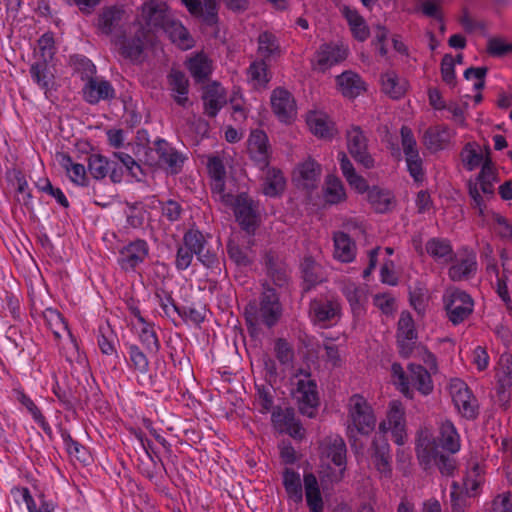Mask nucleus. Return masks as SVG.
Instances as JSON below:
<instances>
[{"label":"nucleus","mask_w":512,"mask_h":512,"mask_svg":"<svg viewBox=\"0 0 512 512\" xmlns=\"http://www.w3.org/2000/svg\"><path fill=\"white\" fill-rule=\"evenodd\" d=\"M335 80L341 94L349 99L358 97L366 90L365 82L360 75L350 70L344 71Z\"/></svg>","instance_id":"28"},{"label":"nucleus","mask_w":512,"mask_h":512,"mask_svg":"<svg viewBox=\"0 0 512 512\" xmlns=\"http://www.w3.org/2000/svg\"><path fill=\"white\" fill-rule=\"evenodd\" d=\"M248 153L253 163L262 171L268 168L272 155L267 134L263 130H253L248 138Z\"/></svg>","instance_id":"14"},{"label":"nucleus","mask_w":512,"mask_h":512,"mask_svg":"<svg viewBox=\"0 0 512 512\" xmlns=\"http://www.w3.org/2000/svg\"><path fill=\"white\" fill-rule=\"evenodd\" d=\"M367 193L368 201L377 213H386L391 209L393 195L389 190L373 186Z\"/></svg>","instance_id":"48"},{"label":"nucleus","mask_w":512,"mask_h":512,"mask_svg":"<svg viewBox=\"0 0 512 512\" xmlns=\"http://www.w3.org/2000/svg\"><path fill=\"white\" fill-rule=\"evenodd\" d=\"M485 161L482 164L481 171L477 176V182L480 184V189L484 194L493 195L494 187L493 181L495 180V173L492 164V160L490 158V148L489 146H485Z\"/></svg>","instance_id":"47"},{"label":"nucleus","mask_w":512,"mask_h":512,"mask_svg":"<svg viewBox=\"0 0 512 512\" xmlns=\"http://www.w3.org/2000/svg\"><path fill=\"white\" fill-rule=\"evenodd\" d=\"M322 453L333 464L341 468L340 475L343 477L347 463V448L343 438L339 435L326 437L322 443Z\"/></svg>","instance_id":"19"},{"label":"nucleus","mask_w":512,"mask_h":512,"mask_svg":"<svg viewBox=\"0 0 512 512\" xmlns=\"http://www.w3.org/2000/svg\"><path fill=\"white\" fill-rule=\"evenodd\" d=\"M451 131L445 125L429 127L423 135V144L430 152L443 150L451 139Z\"/></svg>","instance_id":"30"},{"label":"nucleus","mask_w":512,"mask_h":512,"mask_svg":"<svg viewBox=\"0 0 512 512\" xmlns=\"http://www.w3.org/2000/svg\"><path fill=\"white\" fill-rule=\"evenodd\" d=\"M347 148L353 159L364 166L371 169L375 165V161L368 152V139L360 126L352 125L346 132Z\"/></svg>","instance_id":"10"},{"label":"nucleus","mask_w":512,"mask_h":512,"mask_svg":"<svg viewBox=\"0 0 512 512\" xmlns=\"http://www.w3.org/2000/svg\"><path fill=\"white\" fill-rule=\"evenodd\" d=\"M283 486L288 497L295 503H299L303 499V489L298 472L293 469L286 468L283 472Z\"/></svg>","instance_id":"49"},{"label":"nucleus","mask_w":512,"mask_h":512,"mask_svg":"<svg viewBox=\"0 0 512 512\" xmlns=\"http://www.w3.org/2000/svg\"><path fill=\"white\" fill-rule=\"evenodd\" d=\"M142 15L148 26L163 31L172 19L167 4L158 0L144 2Z\"/></svg>","instance_id":"18"},{"label":"nucleus","mask_w":512,"mask_h":512,"mask_svg":"<svg viewBox=\"0 0 512 512\" xmlns=\"http://www.w3.org/2000/svg\"><path fill=\"white\" fill-rule=\"evenodd\" d=\"M197 230L190 229L183 235V245L177 249L175 266L178 270H186L196 255V247H199Z\"/></svg>","instance_id":"23"},{"label":"nucleus","mask_w":512,"mask_h":512,"mask_svg":"<svg viewBox=\"0 0 512 512\" xmlns=\"http://www.w3.org/2000/svg\"><path fill=\"white\" fill-rule=\"evenodd\" d=\"M127 353L130 368L140 374H147L149 371V360L146 354L135 344L127 345Z\"/></svg>","instance_id":"53"},{"label":"nucleus","mask_w":512,"mask_h":512,"mask_svg":"<svg viewBox=\"0 0 512 512\" xmlns=\"http://www.w3.org/2000/svg\"><path fill=\"white\" fill-rule=\"evenodd\" d=\"M477 272V261L474 252H467L466 257L456 261L448 270L449 278L454 281L468 280Z\"/></svg>","instance_id":"32"},{"label":"nucleus","mask_w":512,"mask_h":512,"mask_svg":"<svg viewBox=\"0 0 512 512\" xmlns=\"http://www.w3.org/2000/svg\"><path fill=\"white\" fill-rule=\"evenodd\" d=\"M298 171L304 185L314 187L321 175V166L315 160L309 158L298 166Z\"/></svg>","instance_id":"54"},{"label":"nucleus","mask_w":512,"mask_h":512,"mask_svg":"<svg viewBox=\"0 0 512 512\" xmlns=\"http://www.w3.org/2000/svg\"><path fill=\"white\" fill-rule=\"evenodd\" d=\"M418 339L417 331L415 329L414 320L411 314L403 311L400 315L397 327V345L399 354L403 358H409L414 349ZM419 349V347H417Z\"/></svg>","instance_id":"13"},{"label":"nucleus","mask_w":512,"mask_h":512,"mask_svg":"<svg viewBox=\"0 0 512 512\" xmlns=\"http://www.w3.org/2000/svg\"><path fill=\"white\" fill-rule=\"evenodd\" d=\"M303 482L310 512H323L324 503L316 476L311 472L305 473Z\"/></svg>","instance_id":"36"},{"label":"nucleus","mask_w":512,"mask_h":512,"mask_svg":"<svg viewBox=\"0 0 512 512\" xmlns=\"http://www.w3.org/2000/svg\"><path fill=\"white\" fill-rule=\"evenodd\" d=\"M169 89L173 92L174 101L181 107H186L189 103V80L183 71L171 69L167 75Z\"/></svg>","instance_id":"25"},{"label":"nucleus","mask_w":512,"mask_h":512,"mask_svg":"<svg viewBox=\"0 0 512 512\" xmlns=\"http://www.w3.org/2000/svg\"><path fill=\"white\" fill-rule=\"evenodd\" d=\"M371 449L373 450L372 459L376 469L384 474L391 473L390 446L385 433L379 431V433L375 435Z\"/></svg>","instance_id":"22"},{"label":"nucleus","mask_w":512,"mask_h":512,"mask_svg":"<svg viewBox=\"0 0 512 512\" xmlns=\"http://www.w3.org/2000/svg\"><path fill=\"white\" fill-rule=\"evenodd\" d=\"M32 80L44 90L46 97L55 87V76L46 60L34 62L29 69Z\"/></svg>","instance_id":"29"},{"label":"nucleus","mask_w":512,"mask_h":512,"mask_svg":"<svg viewBox=\"0 0 512 512\" xmlns=\"http://www.w3.org/2000/svg\"><path fill=\"white\" fill-rule=\"evenodd\" d=\"M487 53L492 57H503L512 53V43H507L501 37H491L487 42Z\"/></svg>","instance_id":"62"},{"label":"nucleus","mask_w":512,"mask_h":512,"mask_svg":"<svg viewBox=\"0 0 512 512\" xmlns=\"http://www.w3.org/2000/svg\"><path fill=\"white\" fill-rule=\"evenodd\" d=\"M61 437L66 445L68 454L75 457L79 461H84L85 447L78 441L74 440L66 430H61Z\"/></svg>","instance_id":"63"},{"label":"nucleus","mask_w":512,"mask_h":512,"mask_svg":"<svg viewBox=\"0 0 512 512\" xmlns=\"http://www.w3.org/2000/svg\"><path fill=\"white\" fill-rule=\"evenodd\" d=\"M188 69L196 82L201 83L212 73L211 60L203 53H198L188 61Z\"/></svg>","instance_id":"46"},{"label":"nucleus","mask_w":512,"mask_h":512,"mask_svg":"<svg viewBox=\"0 0 512 512\" xmlns=\"http://www.w3.org/2000/svg\"><path fill=\"white\" fill-rule=\"evenodd\" d=\"M124 11L116 6L104 7L97 18V27L102 34L110 35L122 20Z\"/></svg>","instance_id":"43"},{"label":"nucleus","mask_w":512,"mask_h":512,"mask_svg":"<svg viewBox=\"0 0 512 512\" xmlns=\"http://www.w3.org/2000/svg\"><path fill=\"white\" fill-rule=\"evenodd\" d=\"M497 384L504 388H512V355L504 353L500 356L496 372Z\"/></svg>","instance_id":"55"},{"label":"nucleus","mask_w":512,"mask_h":512,"mask_svg":"<svg viewBox=\"0 0 512 512\" xmlns=\"http://www.w3.org/2000/svg\"><path fill=\"white\" fill-rule=\"evenodd\" d=\"M271 107L277 118L289 123L296 115V102L294 96L285 88H275L270 97Z\"/></svg>","instance_id":"16"},{"label":"nucleus","mask_w":512,"mask_h":512,"mask_svg":"<svg viewBox=\"0 0 512 512\" xmlns=\"http://www.w3.org/2000/svg\"><path fill=\"white\" fill-rule=\"evenodd\" d=\"M419 461L425 465L434 463L443 475H451L455 469L454 459L438 449L435 439H421L416 447Z\"/></svg>","instance_id":"5"},{"label":"nucleus","mask_w":512,"mask_h":512,"mask_svg":"<svg viewBox=\"0 0 512 512\" xmlns=\"http://www.w3.org/2000/svg\"><path fill=\"white\" fill-rule=\"evenodd\" d=\"M348 56V49L344 45L324 43L315 53L313 68L325 72L332 66L344 61Z\"/></svg>","instance_id":"15"},{"label":"nucleus","mask_w":512,"mask_h":512,"mask_svg":"<svg viewBox=\"0 0 512 512\" xmlns=\"http://www.w3.org/2000/svg\"><path fill=\"white\" fill-rule=\"evenodd\" d=\"M264 265L267 274L271 277L274 284L283 286L288 281V269L286 263L280 255L274 250H268L263 256Z\"/></svg>","instance_id":"24"},{"label":"nucleus","mask_w":512,"mask_h":512,"mask_svg":"<svg viewBox=\"0 0 512 512\" xmlns=\"http://www.w3.org/2000/svg\"><path fill=\"white\" fill-rule=\"evenodd\" d=\"M14 394L16 400L20 402L28 410L33 420L42 428L44 433L49 438H52V429L49 423L47 422L45 416L42 414L41 410L34 403V401L22 390L15 389Z\"/></svg>","instance_id":"42"},{"label":"nucleus","mask_w":512,"mask_h":512,"mask_svg":"<svg viewBox=\"0 0 512 512\" xmlns=\"http://www.w3.org/2000/svg\"><path fill=\"white\" fill-rule=\"evenodd\" d=\"M478 149L479 145L476 142H468L461 150L460 157L468 171L475 170L485 161L483 154Z\"/></svg>","instance_id":"50"},{"label":"nucleus","mask_w":512,"mask_h":512,"mask_svg":"<svg viewBox=\"0 0 512 512\" xmlns=\"http://www.w3.org/2000/svg\"><path fill=\"white\" fill-rule=\"evenodd\" d=\"M82 97L87 103L95 105L102 100L114 99L116 92L109 81L95 77L85 83L82 88Z\"/></svg>","instance_id":"17"},{"label":"nucleus","mask_w":512,"mask_h":512,"mask_svg":"<svg viewBox=\"0 0 512 512\" xmlns=\"http://www.w3.org/2000/svg\"><path fill=\"white\" fill-rule=\"evenodd\" d=\"M438 448L454 454L460 449V437L450 420L441 422L439 427V436L437 438Z\"/></svg>","instance_id":"39"},{"label":"nucleus","mask_w":512,"mask_h":512,"mask_svg":"<svg viewBox=\"0 0 512 512\" xmlns=\"http://www.w3.org/2000/svg\"><path fill=\"white\" fill-rule=\"evenodd\" d=\"M426 252L436 261L448 263L455 259V253L450 240L446 238H431L426 242Z\"/></svg>","instance_id":"37"},{"label":"nucleus","mask_w":512,"mask_h":512,"mask_svg":"<svg viewBox=\"0 0 512 512\" xmlns=\"http://www.w3.org/2000/svg\"><path fill=\"white\" fill-rule=\"evenodd\" d=\"M69 62L73 71L79 74L82 80L87 82L88 80L95 78L96 66L86 56L72 55L70 56Z\"/></svg>","instance_id":"52"},{"label":"nucleus","mask_w":512,"mask_h":512,"mask_svg":"<svg viewBox=\"0 0 512 512\" xmlns=\"http://www.w3.org/2000/svg\"><path fill=\"white\" fill-rule=\"evenodd\" d=\"M88 171L95 180L104 179L111 168V162L101 154H91L87 158Z\"/></svg>","instance_id":"51"},{"label":"nucleus","mask_w":512,"mask_h":512,"mask_svg":"<svg viewBox=\"0 0 512 512\" xmlns=\"http://www.w3.org/2000/svg\"><path fill=\"white\" fill-rule=\"evenodd\" d=\"M199 238V247H196L197 259L209 269H217L220 271V260L218 256L219 247L212 249L208 246L207 240L202 232L197 230V239Z\"/></svg>","instance_id":"41"},{"label":"nucleus","mask_w":512,"mask_h":512,"mask_svg":"<svg viewBox=\"0 0 512 512\" xmlns=\"http://www.w3.org/2000/svg\"><path fill=\"white\" fill-rule=\"evenodd\" d=\"M266 174L263 178L262 192L269 197L280 196L286 186V179L282 171L278 168H266Z\"/></svg>","instance_id":"40"},{"label":"nucleus","mask_w":512,"mask_h":512,"mask_svg":"<svg viewBox=\"0 0 512 512\" xmlns=\"http://www.w3.org/2000/svg\"><path fill=\"white\" fill-rule=\"evenodd\" d=\"M341 14L345 18L354 39L359 42L366 41L370 36V29L363 16L350 6L344 5L341 9Z\"/></svg>","instance_id":"27"},{"label":"nucleus","mask_w":512,"mask_h":512,"mask_svg":"<svg viewBox=\"0 0 512 512\" xmlns=\"http://www.w3.org/2000/svg\"><path fill=\"white\" fill-rule=\"evenodd\" d=\"M282 316V305L275 289L264 287L259 301L249 302L244 310L247 330L252 337H257L262 327L273 328Z\"/></svg>","instance_id":"1"},{"label":"nucleus","mask_w":512,"mask_h":512,"mask_svg":"<svg viewBox=\"0 0 512 512\" xmlns=\"http://www.w3.org/2000/svg\"><path fill=\"white\" fill-rule=\"evenodd\" d=\"M306 122L311 133L320 139L331 140L337 133L335 123L323 112L310 111Z\"/></svg>","instance_id":"21"},{"label":"nucleus","mask_w":512,"mask_h":512,"mask_svg":"<svg viewBox=\"0 0 512 512\" xmlns=\"http://www.w3.org/2000/svg\"><path fill=\"white\" fill-rule=\"evenodd\" d=\"M275 356L282 365H289L294 359V349L284 338H278L274 345Z\"/></svg>","instance_id":"60"},{"label":"nucleus","mask_w":512,"mask_h":512,"mask_svg":"<svg viewBox=\"0 0 512 512\" xmlns=\"http://www.w3.org/2000/svg\"><path fill=\"white\" fill-rule=\"evenodd\" d=\"M149 255V245L144 239H135L119 250L118 264L124 271H135Z\"/></svg>","instance_id":"12"},{"label":"nucleus","mask_w":512,"mask_h":512,"mask_svg":"<svg viewBox=\"0 0 512 512\" xmlns=\"http://www.w3.org/2000/svg\"><path fill=\"white\" fill-rule=\"evenodd\" d=\"M298 375H304V378L298 379L296 382V389L293 392V396L297 400L300 413L312 418L319 405L317 384L315 380L310 378V372L308 371L300 369L296 377Z\"/></svg>","instance_id":"4"},{"label":"nucleus","mask_w":512,"mask_h":512,"mask_svg":"<svg viewBox=\"0 0 512 512\" xmlns=\"http://www.w3.org/2000/svg\"><path fill=\"white\" fill-rule=\"evenodd\" d=\"M381 433L391 432L392 439L397 445H403L407 440L405 409L398 400L389 403L386 419L379 424Z\"/></svg>","instance_id":"7"},{"label":"nucleus","mask_w":512,"mask_h":512,"mask_svg":"<svg viewBox=\"0 0 512 512\" xmlns=\"http://www.w3.org/2000/svg\"><path fill=\"white\" fill-rule=\"evenodd\" d=\"M139 338L149 354H157L160 349V342L157 337L154 325L150 322L142 323Z\"/></svg>","instance_id":"56"},{"label":"nucleus","mask_w":512,"mask_h":512,"mask_svg":"<svg viewBox=\"0 0 512 512\" xmlns=\"http://www.w3.org/2000/svg\"><path fill=\"white\" fill-rule=\"evenodd\" d=\"M257 43V53L260 56V59L271 62L272 60L281 57L282 49L279 40L272 32H261L257 38Z\"/></svg>","instance_id":"34"},{"label":"nucleus","mask_w":512,"mask_h":512,"mask_svg":"<svg viewBox=\"0 0 512 512\" xmlns=\"http://www.w3.org/2000/svg\"><path fill=\"white\" fill-rule=\"evenodd\" d=\"M408 83L400 78L395 71H387L381 75V91L391 99L402 98L407 91Z\"/></svg>","instance_id":"35"},{"label":"nucleus","mask_w":512,"mask_h":512,"mask_svg":"<svg viewBox=\"0 0 512 512\" xmlns=\"http://www.w3.org/2000/svg\"><path fill=\"white\" fill-rule=\"evenodd\" d=\"M341 315V305L335 299L318 297L310 301L309 316L314 324L322 328L335 324Z\"/></svg>","instance_id":"8"},{"label":"nucleus","mask_w":512,"mask_h":512,"mask_svg":"<svg viewBox=\"0 0 512 512\" xmlns=\"http://www.w3.org/2000/svg\"><path fill=\"white\" fill-rule=\"evenodd\" d=\"M409 385L412 384L423 395H428L433 391V381L430 370L420 364L411 363L408 365Z\"/></svg>","instance_id":"38"},{"label":"nucleus","mask_w":512,"mask_h":512,"mask_svg":"<svg viewBox=\"0 0 512 512\" xmlns=\"http://www.w3.org/2000/svg\"><path fill=\"white\" fill-rule=\"evenodd\" d=\"M426 292L425 285L421 282H416L414 286L409 287V301L410 305L419 314L423 313L426 308Z\"/></svg>","instance_id":"59"},{"label":"nucleus","mask_w":512,"mask_h":512,"mask_svg":"<svg viewBox=\"0 0 512 512\" xmlns=\"http://www.w3.org/2000/svg\"><path fill=\"white\" fill-rule=\"evenodd\" d=\"M202 99L204 113L210 118L216 117L227 103L226 91L218 82H212L204 87Z\"/></svg>","instance_id":"20"},{"label":"nucleus","mask_w":512,"mask_h":512,"mask_svg":"<svg viewBox=\"0 0 512 512\" xmlns=\"http://www.w3.org/2000/svg\"><path fill=\"white\" fill-rule=\"evenodd\" d=\"M300 267L304 291L307 292L324 281L323 267L312 256L304 257Z\"/></svg>","instance_id":"33"},{"label":"nucleus","mask_w":512,"mask_h":512,"mask_svg":"<svg viewBox=\"0 0 512 512\" xmlns=\"http://www.w3.org/2000/svg\"><path fill=\"white\" fill-rule=\"evenodd\" d=\"M159 204L161 214L163 217L166 218L167 221L173 223L181 219L183 214V208L178 201L174 199H169L166 201H160Z\"/></svg>","instance_id":"61"},{"label":"nucleus","mask_w":512,"mask_h":512,"mask_svg":"<svg viewBox=\"0 0 512 512\" xmlns=\"http://www.w3.org/2000/svg\"><path fill=\"white\" fill-rule=\"evenodd\" d=\"M127 208L125 211L127 225L125 227L132 229L142 228L146 213L145 209L138 202L127 203Z\"/></svg>","instance_id":"58"},{"label":"nucleus","mask_w":512,"mask_h":512,"mask_svg":"<svg viewBox=\"0 0 512 512\" xmlns=\"http://www.w3.org/2000/svg\"><path fill=\"white\" fill-rule=\"evenodd\" d=\"M234 208L236 220L241 228L248 233H253L257 227V205L247 193H240L233 198L231 203Z\"/></svg>","instance_id":"11"},{"label":"nucleus","mask_w":512,"mask_h":512,"mask_svg":"<svg viewBox=\"0 0 512 512\" xmlns=\"http://www.w3.org/2000/svg\"><path fill=\"white\" fill-rule=\"evenodd\" d=\"M334 258L343 263H350L356 257L357 247L354 240L345 232L333 234Z\"/></svg>","instance_id":"31"},{"label":"nucleus","mask_w":512,"mask_h":512,"mask_svg":"<svg viewBox=\"0 0 512 512\" xmlns=\"http://www.w3.org/2000/svg\"><path fill=\"white\" fill-rule=\"evenodd\" d=\"M348 414L359 433L367 435L374 430L376 417L371 405L362 395L354 394L349 398Z\"/></svg>","instance_id":"6"},{"label":"nucleus","mask_w":512,"mask_h":512,"mask_svg":"<svg viewBox=\"0 0 512 512\" xmlns=\"http://www.w3.org/2000/svg\"><path fill=\"white\" fill-rule=\"evenodd\" d=\"M184 160L182 154L163 139L156 140L154 148L145 152V162L149 166L167 167L173 174L181 170Z\"/></svg>","instance_id":"3"},{"label":"nucleus","mask_w":512,"mask_h":512,"mask_svg":"<svg viewBox=\"0 0 512 512\" xmlns=\"http://www.w3.org/2000/svg\"><path fill=\"white\" fill-rule=\"evenodd\" d=\"M147 37L148 31L141 26L131 38L122 41L120 54L131 61H138L144 52Z\"/></svg>","instance_id":"26"},{"label":"nucleus","mask_w":512,"mask_h":512,"mask_svg":"<svg viewBox=\"0 0 512 512\" xmlns=\"http://www.w3.org/2000/svg\"><path fill=\"white\" fill-rule=\"evenodd\" d=\"M164 32L169 36L170 40L181 49L186 50L194 46V39L178 20L172 18L164 29Z\"/></svg>","instance_id":"44"},{"label":"nucleus","mask_w":512,"mask_h":512,"mask_svg":"<svg viewBox=\"0 0 512 512\" xmlns=\"http://www.w3.org/2000/svg\"><path fill=\"white\" fill-rule=\"evenodd\" d=\"M268 63L269 62L264 59L253 61L248 68L250 79L259 85L265 86L270 81Z\"/></svg>","instance_id":"57"},{"label":"nucleus","mask_w":512,"mask_h":512,"mask_svg":"<svg viewBox=\"0 0 512 512\" xmlns=\"http://www.w3.org/2000/svg\"><path fill=\"white\" fill-rule=\"evenodd\" d=\"M490 512H512V492L498 494L492 501Z\"/></svg>","instance_id":"64"},{"label":"nucleus","mask_w":512,"mask_h":512,"mask_svg":"<svg viewBox=\"0 0 512 512\" xmlns=\"http://www.w3.org/2000/svg\"><path fill=\"white\" fill-rule=\"evenodd\" d=\"M443 303L447 317L454 325L464 322L474 308L472 297L459 288L447 289L443 295Z\"/></svg>","instance_id":"2"},{"label":"nucleus","mask_w":512,"mask_h":512,"mask_svg":"<svg viewBox=\"0 0 512 512\" xmlns=\"http://www.w3.org/2000/svg\"><path fill=\"white\" fill-rule=\"evenodd\" d=\"M452 401L458 412L466 419L474 420L479 414L477 399L469 387L460 379H454L450 384Z\"/></svg>","instance_id":"9"},{"label":"nucleus","mask_w":512,"mask_h":512,"mask_svg":"<svg viewBox=\"0 0 512 512\" xmlns=\"http://www.w3.org/2000/svg\"><path fill=\"white\" fill-rule=\"evenodd\" d=\"M43 318L47 327L53 332L55 339H60L64 333L70 338L73 337L68 328L67 322L58 310L53 308L45 309L43 311Z\"/></svg>","instance_id":"45"}]
</instances>
